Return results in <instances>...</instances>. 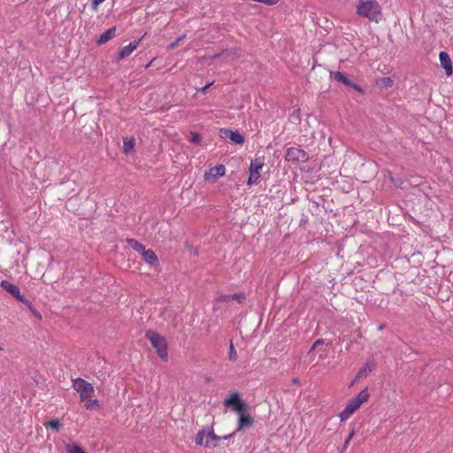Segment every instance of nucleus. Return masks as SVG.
Instances as JSON below:
<instances>
[{"label":"nucleus","mask_w":453,"mask_h":453,"mask_svg":"<svg viewBox=\"0 0 453 453\" xmlns=\"http://www.w3.org/2000/svg\"><path fill=\"white\" fill-rule=\"evenodd\" d=\"M357 13L359 16L367 18L370 20L379 22L381 18V9L380 4L373 0L362 2L357 7Z\"/></svg>","instance_id":"1"},{"label":"nucleus","mask_w":453,"mask_h":453,"mask_svg":"<svg viewBox=\"0 0 453 453\" xmlns=\"http://www.w3.org/2000/svg\"><path fill=\"white\" fill-rule=\"evenodd\" d=\"M145 337L150 341L152 347L156 349L159 358L163 361H167L168 348L165 339L158 333L152 330H148L145 334Z\"/></svg>","instance_id":"2"},{"label":"nucleus","mask_w":453,"mask_h":453,"mask_svg":"<svg viewBox=\"0 0 453 453\" xmlns=\"http://www.w3.org/2000/svg\"><path fill=\"white\" fill-rule=\"evenodd\" d=\"M370 394L367 388L363 389L356 397L350 399L344 410L339 414L342 421L347 420L362 403L368 401Z\"/></svg>","instance_id":"3"},{"label":"nucleus","mask_w":453,"mask_h":453,"mask_svg":"<svg viewBox=\"0 0 453 453\" xmlns=\"http://www.w3.org/2000/svg\"><path fill=\"white\" fill-rule=\"evenodd\" d=\"M0 286L16 300L24 303L35 316L41 318V315L34 309L32 303L20 294L19 288L17 285L4 280L1 281Z\"/></svg>","instance_id":"4"},{"label":"nucleus","mask_w":453,"mask_h":453,"mask_svg":"<svg viewBox=\"0 0 453 453\" xmlns=\"http://www.w3.org/2000/svg\"><path fill=\"white\" fill-rule=\"evenodd\" d=\"M73 387L83 401H91L95 396L94 386L81 378L73 380Z\"/></svg>","instance_id":"5"},{"label":"nucleus","mask_w":453,"mask_h":453,"mask_svg":"<svg viewBox=\"0 0 453 453\" xmlns=\"http://www.w3.org/2000/svg\"><path fill=\"white\" fill-rule=\"evenodd\" d=\"M224 405L233 408L239 415L247 413L249 409L248 404L241 399V395L237 392L226 398L224 400Z\"/></svg>","instance_id":"6"},{"label":"nucleus","mask_w":453,"mask_h":453,"mask_svg":"<svg viewBox=\"0 0 453 453\" xmlns=\"http://www.w3.org/2000/svg\"><path fill=\"white\" fill-rule=\"evenodd\" d=\"M264 166V157H256L255 159L251 160L250 165V176L247 181V184L251 186L253 184H257L259 182L260 180V173L259 170L262 169Z\"/></svg>","instance_id":"7"},{"label":"nucleus","mask_w":453,"mask_h":453,"mask_svg":"<svg viewBox=\"0 0 453 453\" xmlns=\"http://www.w3.org/2000/svg\"><path fill=\"white\" fill-rule=\"evenodd\" d=\"M285 159L287 161L304 163L308 161L309 155L305 150L300 148L290 147L287 150Z\"/></svg>","instance_id":"8"},{"label":"nucleus","mask_w":453,"mask_h":453,"mask_svg":"<svg viewBox=\"0 0 453 453\" xmlns=\"http://www.w3.org/2000/svg\"><path fill=\"white\" fill-rule=\"evenodd\" d=\"M205 428L200 430L195 439L196 445H201L205 448H215L219 445V441L222 440L221 436L214 434L213 439L211 441L205 440Z\"/></svg>","instance_id":"9"},{"label":"nucleus","mask_w":453,"mask_h":453,"mask_svg":"<svg viewBox=\"0 0 453 453\" xmlns=\"http://www.w3.org/2000/svg\"><path fill=\"white\" fill-rule=\"evenodd\" d=\"M331 76H333L334 79L335 81H337L338 82L344 84L346 87L351 88L360 93L363 92V89L361 88V87L359 85L352 82L343 73H342V72L332 73Z\"/></svg>","instance_id":"10"},{"label":"nucleus","mask_w":453,"mask_h":453,"mask_svg":"<svg viewBox=\"0 0 453 453\" xmlns=\"http://www.w3.org/2000/svg\"><path fill=\"white\" fill-rule=\"evenodd\" d=\"M439 59L441 67L445 70V73L449 76L453 73L452 61L449 55L445 51H441L439 54Z\"/></svg>","instance_id":"11"},{"label":"nucleus","mask_w":453,"mask_h":453,"mask_svg":"<svg viewBox=\"0 0 453 453\" xmlns=\"http://www.w3.org/2000/svg\"><path fill=\"white\" fill-rule=\"evenodd\" d=\"M220 133L223 137L229 138L235 144H242L244 142V137L238 131L221 129Z\"/></svg>","instance_id":"12"},{"label":"nucleus","mask_w":453,"mask_h":453,"mask_svg":"<svg viewBox=\"0 0 453 453\" xmlns=\"http://www.w3.org/2000/svg\"><path fill=\"white\" fill-rule=\"evenodd\" d=\"M140 42H141L140 39L134 40V41L131 42L127 46H125L124 48H122L117 57V58L119 60H121V59H124L127 57H128L134 50L137 49Z\"/></svg>","instance_id":"13"},{"label":"nucleus","mask_w":453,"mask_h":453,"mask_svg":"<svg viewBox=\"0 0 453 453\" xmlns=\"http://www.w3.org/2000/svg\"><path fill=\"white\" fill-rule=\"evenodd\" d=\"M226 173V168L223 165H219L214 167L210 168L208 172L205 173L204 178L205 180H210L211 177L213 179H217L218 177L224 176Z\"/></svg>","instance_id":"14"},{"label":"nucleus","mask_w":453,"mask_h":453,"mask_svg":"<svg viewBox=\"0 0 453 453\" xmlns=\"http://www.w3.org/2000/svg\"><path fill=\"white\" fill-rule=\"evenodd\" d=\"M253 423L254 419L250 415L240 414L236 432L242 431L245 428L251 427Z\"/></svg>","instance_id":"15"},{"label":"nucleus","mask_w":453,"mask_h":453,"mask_svg":"<svg viewBox=\"0 0 453 453\" xmlns=\"http://www.w3.org/2000/svg\"><path fill=\"white\" fill-rule=\"evenodd\" d=\"M142 256L144 261L152 266L158 264L157 257L152 250H145Z\"/></svg>","instance_id":"16"},{"label":"nucleus","mask_w":453,"mask_h":453,"mask_svg":"<svg viewBox=\"0 0 453 453\" xmlns=\"http://www.w3.org/2000/svg\"><path fill=\"white\" fill-rule=\"evenodd\" d=\"M115 32H116V27H110L109 29H107L106 31H104L100 36L99 38L97 39L96 42L98 44H104L105 42H107L108 41H110L111 38H113V36L115 35Z\"/></svg>","instance_id":"17"},{"label":"nucleus","mask_w":453,"mask_h":453,"mask_svg":"<svg viewBox=\"0 0 453 453\" xmlns=\"http://www.w3.org/2000/svg\"><path fill=\"white\" fill-rule=\"evenodd\" d=\"M127 242L133 250L141 254L145 250V246L134 239H127Z\"/></svg>","instance_id":"18"},{"label":"nucleus","mask_w":453,"mask_h":453,"mask_svg":"<svg viewBox=\"0 0 453 453\" xmlns=\"http://www.w3.org/2000/svg\"><path fill=\"white\" fill-rule=\"evenodd\" d=\"M135 145V140L134 138H125L124 145H123V152L125 154H129L133 151Z\"/></svg>","instance_id":"19"},{"label":"nucleus","mask_w":453,"mask_h":453,"mask_svg":"<svg viewBox=\"0 0 453 453\" xmlns=\"http://www.w3.org/2000/svg\"><path fill=\"white\" fill-rule=\"evenodd\" d=\"M326 345V346H331L332 345V342L329 341V342H326L324 340V339H319L317 340L313 345L311 346L310 351H309V355H311L312 351L319 349L321 350L322 347Z\"/></svg>","instance_id":"20"},{"label":"nucleus","mask_w":453,"mask_h":453,"mask_svg":"<svg viewBox=\"0 0 453 453\" xmlns=\"http://www.w3.org/2000/svg\"><path fill=\"white\" fill-rule=\"evenodd\" d=\"M75 186L76 183L74 181H67L64 183L63 188L65 190L70 189V192H67V195L73 197L79 194V190L74 188Z\"/></svg>","instance_id":"21"},{"label":"nucleus","mask_w":453,"mask_h":453,"mask_svg":"<svg viewBox=\"0 0 453 453\" xmlns=\"http://www.w3.org/2000/svg\"><path fill=\"white\" fill-rule=\"evenodd\" d=\"M372 371V367L366 363L357 372L356 379L365 377Z\"/></svg>","instance_id":"22"},{"label":"nucleus","mask_w":453,"mask_h":453,"mask_svg":"<svg viewBox=\"0 0 453 453\" xmlns=\"http://www.w3.org/2000/svg\"><path fill=\"white\" fill-rule=\"evenodd\" d=\"M67 453H85L83 449L78 444H68L66 445Z\"/></svg>","instance_id":"23"},{"label":"nucleus","mask_w":453,"mask_h":453,"mask_svg":"<svg viewBox=\"0 0 453 453\" xmlns=\"http://www.w3.org/2000/svg\"><path fill=\"white\" fill-rule=\"evenodd\" d=\"M228 358L232 362H234L237 359V352H236V350L234 349V346L232 342H230Z\"/></svg>","instance_id":"24"},{"label":"nucleus","mask_w":453,"mask_h":453,"mask_svg":"<svg viewBox=\"0 0 453 453\" xmlns=\"http://www.w3.org/2000/svg\"><path fill=\"white\" fill-rule=\"evenodd\" d=\"M186 37V35H182L180 36H179L173 42L170 43L168 46H167V50H174L180 42H182Z\"/></svg>","instance_id":"25"},{"label":"nucleus","mask_w":453,"mask_h":453,"mask_svg":"<svg viewBox=\"0 0 453 453\" xmlns=\"http://www.w3.org/2000/svg\"><path fill=\"white\" fill-rule=\"evenodd\" d=\"M246 299V296L244 293L242 292H240V293H234L233 295H231V300H235L237 301L239 303H243V301Z\"/></svg>","instance_id":"26"},{"label":"nucleus","mask_w":453,"mask_h":453,"mask_svg":"<svg viewBox=\"0 0 453 453\" xmlns=\"http://www.w3.org/2000/svg\"><path fill=\"white\" fill-rule=\"evenodd\" d=\"M85 407L88 410H95L99 407V403L96 399L91 398V401H87Z\"/></svg>","instance_id":"27"},{"label":"nucleus","mask_w":453,"mask_h":453,"mask_svg":"<svg viewBox=\"0 0 453 453\" xmlns=\"http://www.w3.org/2000/svg\"><path fill=\"white\" fill-rule=\"evenodd\" d=\"M189 142L191 143H194V144H196L198 145L201 142V136L199 134L196 133V132H190V138H189Z\"/></svg>","instance_id":"28"},{"label":"nucleus","mask_w":453,"mask_h":453,"mask_svg":"<svg viewBox=\"0 0 453 453\" xmlns=\"http://www.w3.org/2000/svg\"><path fill=\"white\" fill-rule=\"evenodd\" d=\"M46 426L58 430L60 422L58 419H51L46 424Z\"/></svg>","instance_id":"29"},{"label":"nucleus","mask_w":453,"mask_h":453,"mask_svg":"<svg viewBox=\"0 0 453 453\" xmlns=\"http://www.w3.org/2000/svg\"><path fill=\"white\" fill-rule=\"evenodd\" d=\"M217 300L221 303H228L231 301V295H220Z\"/></svg>","instance_id":"30"},{"label":"nucleus","mask_w":453,"mask_h":453,"mask_svg":"<svg viewBox=\"0 0 453 453\" xmlns=\"http://www.w3.org/2000/svg\"><path fill=\"white\" fill-rule=\"evenodd\" d=\"M214 432L212 429H206L205 428V437H204V441L205 440H208V441H211L213 439V436H214Z\"/></svg>","instance_id":"31"},{"label":"nucleus","mask_w":453,"mask_h":453,"mask_svg":"<svg viewBox=\"0 0 453 453\" xmlns=\"http://www.w3.org/2000/svg\"><path fill=\"white\" fill-rule=\"evenodd\" d=\"M105 0H92V4H91V9L94 11V12H97L98 10V4L104 2Z\"/></svg>","instance_id":"32"},{"label":"nucleus","mask_w":453,"mask_h":453,"mask_svg":"<svg viewBox=\"0 0 453 453\" xmlns=\"http://www.w3.org/2000/svg\"><path fill=\"white\" fill-rule=\"evenodd\" d=\"M355 434V430L352 429L351 432L349 433L348 438L345 440L344 441V444H343V449H346L350 441V440L352 439V437L354 436Z\"/></svg>","instance_id":"33"},{"label":"nucleus","mask_w":453,"mask_h":453,"mask_svg":"<svg viewBox=\"0 0 453 453\" xmlns=\"http://www.w3.org/2000/svg\"><path fill=\"white\" fill-rule=\"evenodd\" d=\"M382 85L385 87H391L393 85V81L388 77L383 78Z\"/></svg>","instance_id":"34"},{"label":"nucleus","mask_w":453,"mask_h":453,"mask_svg":"<svg viewBox=\"0 0 453 453\" xmlns=\"http://www.w3.org/2000/svg\"><path fill=\"white\" fill-rule=\"evenodd\" d=\"M280 0H262L261 3L265 4L267 5L276 4Z\"/></svg>","instance_id":"35"},{"label":"nucleus","mask_w":453,"mask_h":453,"mask_svg":"<svg viewBox=\"0 0 453 453\" xmlns=\"http://www.w3.org/2000/svg\"><path fill=\"white\" fill-rule=\"evenodd\" d=\"M434 287H430V288H434V293H435V289L438 288L439 286V279L436 278L435 280L433 282Z\"/></svg>","instance_id":"36"},{"label":"nucleus","mask_w":453,"mask_h":453,"mask_svg":"<svg viewBox=\"0 0 453 453\" xmlns=\"http://www.w3.org/2000/svg\"><path fill=\"white\" fill-rule=\"evenodd\" d=\"M299 113H300V110L297 109L296 111H293L292 113V117L293 118H296L297 120H299Z\"/></svg>","instance_id":"37"},{"label":"nucleus","mask_w":453,"mask_h":453,"mask_svg":"<svg viewBox=\"0 0 453 453\" xmlns=\"http://www.w3.org/2000/svg\"><path fill=\"white\" fill-rule=\"evenodd\" d=\"M211 84H212V83H208L207 85H205L204 87H203V88L200 89V91H201L202 93L206 92V90H207V89L211 86Z\"/></svg>","instance_id":"38"},{"label":"nucleus","mask_w":453,"mask_h":453,"mask_svg":"<svg viewBox=\"0 0 453 453\" xmlns=\"http://www.w3.org/2000/svg\"><path fill=\"white\" fill-rule=\"evenodd\" d=\"M235 433H236V431H235V432H233L232 434H227V435H225V436H223V437H221V438H222V440H227V439H229V438H232V437L235 434Z\"/></svg>","instance_id":"39"},{"label":"nucleus","mask_w":453,"mask_h":453,"mask_svg":"<svg viewBox=\"0 0 453 453\" xmlns=\"http://www.w3.org/2000/svg\"><path fill=\"white\" fill-rule=\"evenodd\" d=\"M153 60H151L148 65H146L145 68H149L150 66H151V64H152Z\"/></svg>","instance_id":"40"},{"label":"nucleus","mask_w":453,"mask_h":453,"mask_svg":"<svg viewBox=\"0 0 453 453\" xmlns=\"http://www.w3.org/2000/svg\"><path fill=\"white\" fill-rule=\"evenodd\" d=\"M384 327H385V325L381 324V325L379 326V330H382Z\"/></svg>","instance_id":"41"},{"label":"nucleus","mask_w":453,"mask_h":453,"mask_svg":"<svg viewBox=\"0 0 453 453\" xmlns=\"http://www.w3.org/2000/svg\"><path fill=\"white\" fill-rule=\"evenodd\" d=\"M3 349L0 347V350H2Z\"/></svg>","instance_id":"42"}]
</instances>
